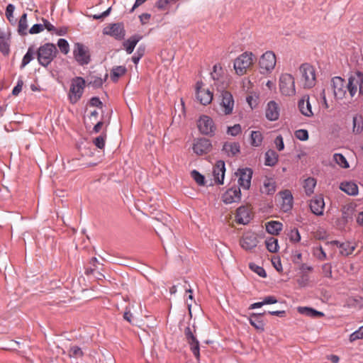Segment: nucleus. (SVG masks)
Here are the masks:
<instances>
[{
    "label": "nucleus",
    "instance_id": "1",
    "mask_svg": "<svg viewBox=\"0 0 363 363\" xmlns=\"http://www.w3.org/2000/svg\"><path fill=\"white\" fill-rule=\"evenodd\" d=\"M57 50L53 43H45L37 51L38 62L43 67L48 66L56 57Z\"/></svg>",
    "mask_w": 363,
    "mask_h": 363
},
{
    "label": "nucleus",
    "instance_id": "2",
    "mask_svg": "<svg viewBox=\"0 0 363 363\" xmlns=\"http://www.w3.org/2000/svg\"><path fill=\"white\" fill-rule=\"evenodd\" d=\"M255 60V55L250 52H245L238 57L234 62V69L237 74L244 75Z\"/></svg>",
    "mask_w": 363,
    "mask_h": 363
},
{
    "label": "nucleus",
    "instance_id": "3",
    "mask_svg": "<svg viewBox=\"0 0 363 363\" xmlns=\"http://www.w3.org/2000/svg\"><path fill=\"white\" fill-rule=\"evenodd\" d=\"M301 82L305 89H311L315 84L316 77L315 68L308 63L301 65L299 67Z\"/></svg>",
    "mask_w": 363,
    "mask_h": 363
},
{
    "label": "nucleus",
    "instance_id": "4",
    "mask_svg": "<svg viewBox=\"0 0 363 363\" xmlns=\"http://www.w3.org/2000/svg\"><path fill=\"white\" fill-rule=\"evenodd\" d=\"M85 87V81L82 77H77L72 80L69 92V98L72 104L77 103L82 97Z\"/></svg>",
    "mask_w": 363,
    "mask_h": 363
},
{
    "label": "nucleus",
    "instance_id": "5",
    "mask_svg": "<svg viewBox=\"0 0 363 363\" xmlns=\"http://www.w3.org/2000/svg\"><path fill=\"white\" fill-rule=\"evenodd\" d=\"M347 90L352 97L357 91L359 95L363 96V73L357 72L351 75L347 83Z\"/></svg>",
    "mask_w": 363,
    "mask_h": 363
},
{
    "label": "nucleus",
    "instance_id": "6",
    "mask_svg": "<svg viewBox=\"0 0 363 363\" xmlns=\"http://www.w3.org/2000/svg\"><path fill=\"white\" fill-rule=\"evenodd\" d=\"M279 89L282 94L292 96L295 94L294 79L291 74H282L279 78Z\"/></svg>",
    "mask_w": 363,
    "mask_h": 363
},
{
    "label": "nucleus",
    "instance_id": "7",
    "mask_svg": "<svg viewBox=\"0 0 363 363\" xmlns=\"http://www.w3.org/2000/svg\"><path fill=\"white\" fill-rule=\"evenodd\" d=\"M234 99L230 92L222 91L220 95V111L224 115H230L234 108Z\"/></svg>",
    "mask_w": 363,
    "mask_h": 363
},
{
    "label": "nucleus",
    "instance_id": "8",
    "mask_svg": "<svg viewBox=\"0 0 363 363\" xmlns=\"http://www.w3.org/2000/svg\"><path fill=\"white\" fill-rule=\"evenodd\" d=\"M73 55L80 65H85L90 62V54L87 47L82 43H76L74 46Z\"/></svg>",
    "mask_w": 363,
    "mask_h": 363
},
{
    "label": "nucleus",
    "instance_id": "9",
    "mask_svg": "<svg viewBox=\"0 0 363 363\" xmlns=\"http://www.w3.org/2000/svg\"><path fill=\"white\" fill-rule=\"evenodd\" d=\"M277 62L276 55L272 51L265 52L259 61V67L265 72H271L275 67Z\"/></svg>",
    "mask_w": 363,
    "mask_h": 363
},
{
    "label": "nucleus",
    "instance_id": "10",
    "mask_svg": "<svg viewBox=\"0 0 363 363\" xmlns=\"http://www.w3.org/2000/svg\"><path fill=\"white\" fill-rule=\"evenodd\" d=\"M196 99L201 104L206 106L212 101L213 93L208 89L204 87L202 82L196 83Z\"/></svg>",
    "mask_w": 363,
    "mask_h": 363
},
{
    "label": "nucleus",
    "instance_id": "11",
    "mask_svg": "<svg viewBox=\"0 0 363 363\" xmlns=\"http://www.w3.org/2000/svg\"><path fill=\"white\" fill-rule=\"evenodd\" d=\"M331 86L335 97L337 99H342L347 90V84L340 77H335L331 80Z\"/></svg>",
    "mask_w": 363,
    "mask_h": 363
},
{
    "label": "nucleus",
    "instance_id": "12",
    "mask_svg": "<svg viewBox=\"0 0 363 363\" xmlns=\"http://www.w3.org/2000/svg\"><path fill=\"white\" fill-rule=\"evenodd\" d=\"M198 128L201 133L206 135H212L216 130L214 123L209 116H202L197 123Z\"/></svg>",
    "mask_w": 363,
    "mask_h": 363
},
{
    "label": "nucleus",
    "instance_id": "13",
    "mask_svg": "<svg viewBox=\"0 0 363 363\" xmlns=\"http://www.w3.org/2000/svg\"><path fill=\"white\" fill-rule=\"evenodd\" d=\"M193 151L197 155H203L208 153L212 149V144L208 139L197 138L193 143Z\"/></svg>",
    "mask_w": 363,
    "mask_h": 363
},
{
    "label": "nucleus",
    "instance_id": "14",
    "mask_svg": "<svg viewBox=\"0 0 363 363\" xmlns=\"http://www.w3.org/2000/svg\"><path fill=\"white\" fill-rule=\"evenodd\" d=\"M251 218L252 209L249 206H242L237 209L235 216L237 223L245 225L250 222Z\"/></svg>",
    "mask_w": 363,
    "mask_h": 363
},
{
    "label": "nucleus",
    "instance_id": "15",
    "mask_svg": "<svg viewBox=\"0 0 363 363\" xmlns=\"http://www.w3.org/2000/svg\"><path fill=\"white\" fill-rule=\"evenodd\" d=\"M236 174L238 176V184L244 189H249L251 185L252 171L250 168L240 169Z\"/></svg>",
    "mask_w": 363,
    "mask_h": 363
},
{
    "label": "nucleus",
    "instance_id": "16",
    "mask_svg": "<svg viewBox=\"0 0 363 363\" xmlns=\"http://www.w3.org/2000/svg\"><path fill=\"white\" fill-rule=\"evenodd\" d=\"M184 335L187 342L189 344L191 350L194 355L199 359L200 357L199 352V342L196 337L194 335L191 328L187 327L185 328Z\"/></svg>",
    "mask_w": 363,
    "mask_h": 363
},
{
    "label": "nucleus",
    "instance_id": "17",
    "mask_svg": "<svg viewBox=\"0 0 363 363\" xmlns=\"http://www.w3.org/2000/svg\"><path fill=\"white\" fill-rule=\"evenodd\" d=\"M257 243L258 240L256 235L252 233H245L240 240L241 247L247 251L252 250L257 245Z\"/></svg>",
    "mask_w": 363,
    "mask_h": 363
},
{
    "label": "nucleus",
    "instance_id": "18",
    "mask_svg": "<svg viewBox=\"0 0 363 363\" xmlns=\"http://www.w3.org/2000/svg\"><path fill=\"white\" fill-rule=\"evenodd\" d=\"M241 199V192L239 188H230L228 189L222 196V201L225 204H230L234 202H238Z\"/></svg>",
    "mask_w": 363,
    "mask_h": 363
},
{
    "label": "nucleus",
    "instance_id": "19",
    "mask_svg": "<svg viewBox=\"0 0 363 363\" xmlns=\"http://www.w3.org/2000/svg\"><path fill=\"white\" fill-rule=\"evenodd\" d=\"M104 33L114 37L116 39L121 40L125 36V30L120 23H114L104 29Z\"/></svg>",
    "mask_w": 363,
    "mask_h": 363
},
{
    "label": "nucleus",
    "instance_id": "20",
    "mask_svg": "<svg viewBox=\"0 0 363 363\" xmlns=\"http://www.w3.org/2000/svg\"><path fill=\"white\" fill-rule=\"evenodd\" d=\"M281 208L283 211L287 212L292 208L293 196L289 190H285L279 193Z\"/></svg>",
    "mask_w": 363,
    "mask_h": 363
},
{
    "label": "nucleus",
    "instance_id": "21",
    "mask_svg": "<svg viewBox=\"0 0 363 363\" xmlns=\"http://www.w3.org/2000/svg\"><path fill=\"white\" fill-rule=\"evenodd\" d=\"M279 106L277 103L270 101L267 106L265 115L268 120L271 121H277L279 116Z\"/></svg>",
    "mask_w": 363,
    "mask_h": 363
},
{
    "label": "nucleus",
    "instance_id": "22",
    "mask_svg": "<svg viewBox=\"0 0 363 363\" xmlns=\"http://www.w3.org/2000/svg\"><path fill=\"white\" fill-rule=\"evenodd\" d=\"M225 172V162L222 160L218 161L213 170V177L215 179V181L222 184H223V179Z\"/></svg>",
    "mask_w": 363,
    "mask_h": 363
},
{
    "label": "nucleus",
    "instance_id": "23",
    "mask_svg": "<svg viewBox=\"0 0 363 363\" xmlns=\"http://www.w3.org/2000/svg\"><path fill=\"white\" fill-rule=\"evenodd\" d=\"M325 202L322 196H317L311 199L310 208L314 214L322 216L323 214Z\"/></svg>",
    "mask_w": 363,
    "mask_h": 363
},
{
    "label": "nucleus",
    "instance_id": "24",
    "mask_svg": "<svg viewBox=\"0 0 363 363\" xmlns=\"http://www.w3.org/2000/svg\"><path fill=\"white\" fill-rule=\"evenodd\" d=\"M330 244L336 245L340 249V253L342 256H349L355 249V246L349 242H340L337 240H333Z\"/></svg>",
    "mask_w": 363,
    "mask_h": 363
},
{
    "label": "nucleus",
    "instance_id": "25",
    "mask_svg": "<svg viewBox=\"0 0 363 363\" xmlns=\"http://www.w3.org/2000/svg\"><path fill=\"white\" fill-rule=\"evenodd\" d=\"M298 108L301 113L307 116L310 117L313 115L312 111L311 105L309 101V96H304L299 101H298Z\"/></svg>",
    "mask_w": 363,
    "mask_h": 363
},
{
    "label": "nucleus",
    "instance_id": "26",
    "mask_svg": "<svg viewBox=\"0 0 363 363\" xmlns=\"http://www.w3.org/2000/svg\"><path fill=\"white\" fill-rule=\"evenodd\" d=\"M240 144L238 143L226 142L224 143V145L223 146L222 151L228 157H233L240 152Z\"/></svg>",
    "mask_w": 363,
    "mask_h": 363
},
{
    "label": "nucleus",
    "instance_id": "27",
    "mask_svg": "<svg viewBox=\"0 0 363 363\" xmlns=\"http://www.w3.org/2000/svg\"><path fill=\"white\" fill-rule=\"evenodd\" d=\"M340 189L348 195L355 196L358 194L357 185L352 182H342Z\"/></svg>",
    "mask_w": 363,
    "mask_h": 363
},
{
    "label": "nucleus",
    "instance_id": "28",
    "mask_svg": "<svg viewBox=\"0 0 363 363\" xmlns=\"http://www.w3.org/2000/svg\"><path fill=\"white\" fill-rule=\"evenodd\" d=\"M249 320L250 323L258 331L263 332L264 330V323L262 318V314L253 313Z\"/></svg>",
    "mask_w": 363,
    "mask_h": 363
},
{
    "label": "nucleus",
    "instance_id": "29",
    "mask_svg": "<svg viewBox=\"0 0 363 363\" xmlns=\"http://www.w3.org/2000/svg\"><path fill=\"white\" fill-rule=\"evenodd\" d=\"M140 36L133 35L123 42V48L128 54H131L133 52L135 45L140 40Z\"/></svg>",
    "mask_w": 363,
    "mask_h": 363
},
{
    "label": "nucleus",
    "instance_id": "30",
    "mask_svg": "<svg viewBox=\"0 0 363 363\" xmlns=\"http://www.w3.org/2000/svg\"><path fill=\"white\" fill-rule=\"evenodd\" d=\"M27 13H24L21 16L18 23L17 31L19 35L24 36L28 33Z\"/></svg>",
    "mask_w": 363,
    "mask_h": 363
},
{
    "label": "nucleus",
    "instance_id": "31",
    "mask_svg": "<svg viewBox=\"0 0 363 363\" xmlns=\"http://www.w3.org/2000/svg\"><path fill=\"white\" fill-rule=\"evenodd\" d=\"M298 311L299 313L311 318H320L324 316V313L323 312L318 311L309 307H298Z\"/></svg>",
    "mask_w": 363,
    "mask_h": 363
},
{
    "label": "nucleus",
    "instance_id": "32",
    "mask_svg": "<svg viewBox=\"0 0 363 363\" xmlns=\"http://www.w3.org/2000/svg\"><path fill=\"white\" fill-rule=\"evenodd\" d=\"M264 157V164L273 167L277 163L279 155L274 150H269L266 152Z\"/></svg>",
    "mask_w": 363,
    "mask_h": 363
},
{
    "label": "nucleus",
    "instance_id": "33",
    "mask_svg": "<svg viewBox=\"0 0 363 363\" xmlns=\"http://www.w3.org/2000/svg\"><path fill=\"white\" fill-rule=\"evenodd\" d=\"M352 131L355 134H359L363 130V116L361 114H356L352 118Z\"/></svg>",
    "mask_w": 363,
    "mask_h": 363
},
{
    "label": "nucleus",
    "instance_id": "34",
    "mask_svg": "<svg viewBox=\"0 0 363 363\" xmlns=\"http://www.w3.org/2000/svg\"><path fill=\"white\" fill-rule=\"evenodd\" d=\"M282 227V223L279 221H269L266 224V230L271 235H278Z\"/></svg>",
    "mask_w": 363,
    "mask_h": 363
},
{
    "label": "nucleus",
    "instance_id": "35",
    "mask_svg": "<svg viewBox=\"0 0 363 363\" xmlns=\"http://www.w3.org/2000/svg\"><path fill=\"white\" fill-rule=\"evenodd\" d=\"M276 191V183L272 179L267 178L264 181L262 191L267 194H273Z\"/></svg>",
    "mask_w": 363,
    "mask_h": 363
},
{
    "label": "nucleus",
    "instance_id": "36",
    "mask_svg": "<svg viewBox=\"0 0 363 363\" xmlns=\"http://www.w3.org/2000/svg\"><path fill=\"white\" fill-rule=\"evenodd\" d=\"M126 72V68L123 66H116L113 67L111 72V79L113 82H117L118 78L124 75Z\"/></svg>",
    "mask_w": 363,
    "mask_h": 363
},
{
    "label": "nucleus",
    "instance_id": "37",
    "mask_svg": "<svg viewBox=\"0 0 363 363\" xmlns=\"http://www.w3.org/2000/svg\"><path fill=\"white\" fill-rule=\"evenodd\" d=\"M37 54V52H35V50L33 46H30L28 48L27 52L24 55L22 62H21V67H24L26 66L32 60L34 59L35 55Z\"/></svg>",
    "mask_w": 363,
    "mask_h": 363
},
{
    "label": "nucleus",
    "instance_id": "38",
    "mask_svg": "<svg viewBox=\"0 0 363 363\" xmlns=\"http://www.w3.org/2000/svg\"><path fill=\"white\" fill-rule=\"evenodd\" d=\"M316 185V181L315 179L308 177L304 181L303 188L306 194L308 196L311 195L313 193L314 188Z\"/></svg>",
    "mask_w": 363,
    "mask_h": 363
},
{
    "label": "nucleus",
    "instance_id": "39",
    "mask_svg": "<svg viewBox=\"0 0 363 363\" xmlns=\"http://www.w3.org/2000/svg\"><path fill=\"white\" fill-rule=\"evenodd\" d=\"M263 140L262 133L259 131H252L250 135V143L254 147L261 145Z\"/></svg>",
    "mask_w": 363,
    "mask_h": 363
},
{
    "label": "nucleus",
    "instance_id": "40",
    "mask_svg": "<svg viewBox=\"0 0 363 363\" xmlns=\"http://www.w3.org/2000/svg\"><path fill=\"white\" fill-rule=\"evenodd\" d=\"M266 247L270 252H277L279 249L278 240L275 238L271 237L265 241Z\"/></svg>",
    "mask_w": 363,
    "mask_h": 363
},
{
    "label": "nucleus",
    "instance_id": "41",
    "mask_svg": "<svg viewBox=\"0 0 363 363\" xmlns=\"http://www.w3.org/2000/svg\"><path fill=\"white\" fill-rule=\"evenodd\" d=\"M333 160L337 164L342 168H348L350 167L348 162L347 161L345 156L340 153H335L333 155Z\"/></svg>",
    "mask_w": 363,
    "mask_h": 363
},
{
    "label": "nucleus",
    "instance_id": "42",
    "mask_svg": "<svg viewBox=\"0 0 363 363\" xmlns=\"http://www.w3.org/2000/svg\"><path fill=\"white\" fill-rule=\"evenodd\" d=\"M228 85V82L226 76L220 78V80L214 81L213 86H216L217 90L222 93V91H226L225 89Z\"/></svg>",
    "mask_w": 363,
    "mask_h": 363
},
{
    "label": "nucleus",
    "instance_id": "43",
    "mask_svg": "<svg viewBox=\"0 0 363 363\" xmlns=\"http://www.w3.org/2000/svg\"><path fill=\"white\" fill-rule=\"evenodd\" d=\"M211 75L213 81L220 80V78L225 76L220 65H215L213 66Z\"/></svg>",
    "mask_w": 363,
    "mask_h": 363
},
{
    "label": "nucleus",
    "instance_id": "44",
    "mask_svg": "<svg viewBox=\"0 0 363 363\" xmlns=\"http://www.w3.org/2000/svg\"><path fill=\"white\" fill-rule=\"evenodd\" d=\"M89 77V84H91L94 87L99 88L101 87L103 85L104 82L106 80L108 77V74H105L104 79H103L100 77L96 76H90Z\"/></svg>",
    "mask_w": 363,
    "mask_h": 363
},
{
    "label": "nucleus",
    "instance_id": "45",
    "mask_svg": "<svg viewBox=\"0 0 363 363\" xmlns=\"http://www.w3.org/2000/svg\"><path fill=\"white\" fill-rule=\"evenodd\" d=\"M14 10H15V6L13 4H9L6 6V13H5L6 18L8 19L9 23H11L12 25H14L16 22V21L13 16Z\"/></svg>",
    "mask_w": 363,
    "mask_h": 363
},
{
    "label": "nucleus",
    "instance_id": "46",
    "mask_svg": "<svg viewBox=\"0 0 363 363\" xmlns=\"http://www.w3.org/2000/svg\"><path fill=\"white\" fill-rule=\"evenodd\" d=\"M313 254L320 261H323L327 259L326 253L321 246L314 247L313 248Z\"/></svg>",
    "mask_w": 363,
    "mask_h": 363
},
{
    "label": "nucleus",
    "instance_id": "47",
    "mask_svg": "<svg viewBox=\"0 0 363 363\" xmlns=\"http://www.w3.org/2000/svg\"><path fill=\"white\" fill-rule=\"evenodd\" d=\"M57 46L59 47L60 51L65 55L67 54L69 51V43L65 39H59L57 42Z\"/></svg>",
    "mask_w": 363,
    "mask_h": 363
},
{
    "label": "nucleus",
    "instance_id": "48",
    "mask_svg": "<svg viewBox=\"0 0 363 363\" xmlns=\"http://www.w3.org/2000/svg\"><path fill=\"white\" fill-rule=\"evenodd\" d=\"M363 339V325L350 335L351 342Z\"/></svg>",
    "mask_w": 363,
    "mask_h": 363
},
{
    "label": "nucleus",
    "instance_id": "49",
    "mask_svg": "<svg viewBox=\"0 0 363 363\" xmlns=\"http://www.w3.org/2000/svg\"><path fill=\"white\" fill-rule=\"evenodd\" d=\"M289 240L292 242H298L301 240V235L296 228L291 230L289 234Z\"/></svg>",
    "mask_w": 363,
    "mask_h": 363
},
{
    "label": "nucleus",
    "instance_id": "50",
    "mask_svg": "<svg viewBox=\"0 0 363 363\" xmlns=\"http://www.w3.org/2000/svg\"><path fill=\"white\" fill-rule=\"evenodd\" d=\"M106 135H101L94 139V144L99 149H103L105 146Z\"/></svg>",
    "mask_w": 363,
    "mask_h": 363
},
{
    "label": "nucleus",
    "instance_id": "51",
    "mask_svg": "<svg viewBox=\"0 0 363 363\" xmlns=\"http://www.w3.org/2000/svg\"><path fill=\"white\" fill-rule=\"evenodd\" d=\"M69 357H79L83 356V352L78 346H73L69 351Z\"/></svg>",
    "mask_w": 363,
    "mask_h": 363
},
{
    "label": "nucleus",
    "instance_id": "52",
    "mask_svg": "<svg viewBox=\"0 0 363 363\" xmlns=\"http://www.w3.org/2000/svg\"><path fill=\"white\" fill-rule=\"evenodd\" d=\"M191 177L196 181V182L199 185L204 184V177L201 175L198 171L193 170L191 173Z\"/></svg>",
    "mask_w": 363,
    "mask_h": 363
},
{
    "label": "nucleus",
    "instance_id": "53",
    "mask_svg": "<svg viewBox=\"0 0 363 363\" xmlns=\"http://www.w3.org/2000/svg\"><path fill=\"white\" fill-rule=\"evenodd\" d=\"M295 136L298 140L305 141L308 139V133L306 130L300 129L295 132Z\"/></svg>",
    "mask_w": 363,
    "mask_h": 363
},
{
    "label": "nucleus",
    "instance_id": "54",
    "mask_svg": "<svg viewBox=\"0 0 363 363\" xmlns=\"http://www.w3.org/2000/svg\"><path fill=\"white\" fill-rule=\"evenodd\" d=\"M241 132V126L239 124H235L228 129V133L233 136H236Z\"/></svg>",
    "mask_w": 363,
    "mask_h": 363
},
{
    "label": "nucleus",
    "instance_id": "55",
    "mask_svg": "<svg viewBox=\"0 0 363 363\" xmlns=\"http://www.w3.org/2000/svg\"><path fill=\"white\" fill-rule=\"evenodd\" d=\"M44 30L43 24H35L29 30L28 33L31 35L38 34Z\"/></svg>",
    "mask_w": 363,
    "mask_h": 363
},
{
    "label": "nucleus",
    "instance_id": "56",
    "mask_svg": "<svg viewBox=\"0 0 363 363\" xmlns=\"http://www.w3.org/2000/svg\"><path fill=\"white\" fill-rule=\"evenodd\" d=\"M250 267L251 269L255 272L261 277H266L267 274L262 267L256 266L255 264H250Z\"/></svg>",
    "mask_w": 363,
    "mask_h": 363
},
{
    "label": "nucleus",
    "instance_id": "57",
    "mask_svg": "<svg viewBox=\"0 0 363 363\" xmlns=\"http://www.w3.org/2000/svg\"><path fill=\"white\" fill-rule=\"evenodd\" d=\"M322 270L325 277H332V267L330 264L326 263L322 266Z\"/></svg>",
    "mask_w": 363,
    "mask_h": 363
},
{
    "label": "nucleus",
    "instance_id": "58",
    "mask_svg": "<svg viewBox=\"0 0 363 363\" xmlns=\"http://www.w3.org/2000/svg\"><path fill=\"white\" fill-rule=\"evenodd\" d=\"M274 144L279 151H281L284 149V144L283 138L281 135H278L274 140Z\"/></svg>",
    "mask_w": 363,
    "mask_h": 363
},
{
    "label": "nucleus",
    "instance_id": "59",
    "mask_svg": "<svg viewBox=\"0 0 363 363\" xmlns=\"http://www.w3.org/2000/svg\"><path fill=\"white\" fill-rule=\"evenodd\" d=\"M0 50L4 55H8L9 53V46L5 41L0 42Z\"/></svg>",
    "mask_w": 363,
    "mask_h": 363
},
{
    "label": "nucleus",
    "instance_id": "60",
    "mask_svg": "<svg viewBox=\"0 0 363 363\" xmlns=\"http://www.w3.org/2000/svg\"><path fill=\"white\" fill-rule=\"evenodd\" d=\"M43 22V26H44V29H47L48 31H56V28L55 27L50 23V21H48V20L45 19V18H43L42 19Z\"/></svg>",
    "mask_w": 363,
    "mask_h": 363
},
{
    "label": "nucleus",
    "instance_id": "61",
    "mask_svg": "<svg viewBox=\"0 0 363 363\" xmlns=\"http://www.w3.org/2000/svg\"><path fill=\"white\" fill-rule=\"evenodd\" d=\"M23 82L20 80L18 82L16 86L13 89L12 94L14 96H17L22 90Z\"/></svg>",
    "mask_w": 363,
    "mask_h": 363
},
{
    "label": "nucleus",
    "instance_id": "62",
    "mask_svg": "<svg viewBox=\"0 0 363 363\" xmlns=\"http://www.w3.org/2000/svg\"><path fill=\"white\" fill-rule=\"evenodd\" d=\"M89 104L91 106H95V107H101L102 106V102L97 97L91 98L90 99Z\"/></svg>",
    "mask_w": 363,
    "mask_h": 363
},
{
    "label": "nucleus",
    "instance_id": "63",
    "mask_svg": "<svg viewBox=\"0 0 363 363\" xmlns=\"http://www.w3.org/2000/svg\"><path fill=\"white\" fill-rule=\"evenodd\" d=\"M264 304H273L277 303V299L272 296H267L263 300Z\"/></svg>",
    "mask_w": 363,
    "mask_h": 363
},
{
    "label": "nucleus",
    "instance_id": "64",
    "mask_svg": "<svg viewBox=\"0 0 363 363\" xmlns=\"http://www.w3.org/2000/svg\"><path fill=\"white\" fill-rule=\"evenodd\" d=\"M150 16H151L150 14L147 13L141 14L139 16L141 23L146 24L149 21Z\"/></svg>",
    "mask_w": 363,
    "mask_h": 363
}]
</instances>
